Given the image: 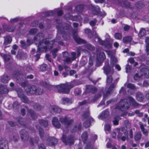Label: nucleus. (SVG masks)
Instances as JSON below:
<instances>
[{
	"instance_id": "aec40b11",
	"label": "nucleus",
	"mask_w": 149,
	"mask_h": 149,
	"mask_svg": "<svg viewBox=\"0 0 149 149\" xmlns=\"http://www.w3.org/2000/svg\"><path fill=\"white\" fill-rule=\"evenodd\" d=\"M65 17L66 19H71L73 21H77L79 20V21L82 20V19L81 17L79 16H73L71 15H70L69 16H68L67 15H65Z\"/></svg>"
},
{
	"instance_id": "f03ea898",
	"label": "nucleus",
	"mask_w": 149,
	"mask_h": 149,
	"mask_svg": "<svg viewBox=\"0 0 149 149\" xmlns=\"http://www.w3.org/2000/svg\"><path fill=\"white\" fill-rule=\"evenodd\" d=\"M22 139L24 141H29L30 144L33 145L34 143H37L39 141L38 137H36L34 139L30 137L29 138L27 133L25 130H22L20 132Z\"/></svg>"
},
{
	"instance_id": "5fc2aeb1",
	"label": "nucleus",
	"mask_w": 149,
	"mask_h": 149,
	"mask_svg": "<svg viewBox=\"0 0 149 149\" xmlns=\"http://www.w3.org/2000/svg\"><path fill=\"white\" fill-rule=\"evenodd\" d=\"M95 58H96L95 55L93 56V57H90L89 58V64L90 65H93V60L95 59Z\"/></svg>"
},
{
	"instance_id": "0eeeda50",
	"label": "nucleus",
	"mask_w": 149,
	"mask_h": 149,
	"mask_svg": "<svg viewBox=\"0 0 149 149\" xmlns=\"http://www.w3.org/2000/svg\"><path fill=\"white\" fill-rule=\"evenodd\" d=\"M83 118L86 119V122L84 123V126L86 127H87L90 126V123L91 121H93V119L89 116V113L88 111L86 113H85L83 116Z\"/></svg>"
},
{
	"instance_id": "6e6d98bb",
	"label": "nucleus",
	"mask_w": 149,
	"mask_h": 149,
	"mask_svg": "<svg viewBox=\"0 0 149 149\" xmlns=\"http://www.w3.org/2000/svg\"><path fill=\"white\" fill-rule=\"evenodd\" d=\"M18 122L21 125H24V119L22 118H19L18 119Z\"/></svg>"
},
{
	"instance_id": "f257e3e1",
	"label": "nucleus",
	"mask_w": 149,
	"mask_h": 149,
	"mask_svg": "<svg viewBox=\"0 0 149 149\" xmlns=\"http://www.w3.org/2000/svg\"><path fill=\"white\" fill-rule=\"evenodd\" d=\"M71 25L65 23L63 24H60L59 25H57L58 34L56 39L55 40L51 41L47 39H44V35L42 33H39L34 38L33 40H32L28 39L27 43L28 46L34 42L36 45L38 44V52H43L46 51L48 49H50L52 47L53 45L56 42H58V39L59 40L60 37V33L62 34V37L67 40L70 38V34L64 30H66L70 28Z\"/></svg>"
},
{
	"instance_id": "49530a36",
	"label": "nucleus",
	"mask_w": 149,
	"mask_h": 149,
	"mask_svg": "<svg viewBox=\"0 0 149 149\" xmlns=\"http://www.w3.org/2000/svg\"><path fill=\"white\" fill-rule=\"evenodd\" d=\"M81 124H79L78 126V127L77 126H74L73 129H72L71 131L72 132H74L75 131H76L77 130H79L81 128Z\"/></svg>"
},
{
	"instance_id": "423d86ee",
	"label": "nucleus",
	"mask_w": 149,
	"mask_h": 149,
	"mask_svg": "<svg viewBox=\"0 0 149 149\" xmlns=\"http://www.w3.org/2000/svg\"><path fill=\"white\" fill-rule=\"evenodd\" d=\"M129 107L130 104L127 102V99H125L121 100L118 103L116 107V108L123 111L128 109Z\"/></svg>"
},
{
	"instance_id": "4c0bfd02",
	"label": "nucleus",
	"mask_w": 149,
	"mask_h": 149,
	"mask_svg": "<svg viewBox=\"0 0 149 149\" xmlns=\"http://www.w3.org/2000/svg\"><path fill=\"white\" fill-rule=\"evenodd\" d=\"M43 92V90L40 88H37L36 87V94L37 95H41L42 94Z\"/></svg>"
},
{
	"instance_id": "bf43d9fd",
	"label": "nucleus",
	"mask_w": 149,
	"mask_h": 149,
	"mask_svg": "<svg viewBox=\"0 0 149 149\" xmlns=\"http://www.w3.org/2000/svg\"><path fill=\"white\" fill-rule=\"evenodd\" d=\"M124 124L127 127L130 128V127L131 124L127 120H126L124 121Z\"/></svg>"
},
{
	"instance_id": "9b49d317",
	"label": "nucleus",
	"mask_w": 149,
	"mask_h": 149,
	"mask_svg": "<svg viewBox=\"0 0 149 149\" xmlns=\"http://www.w3.org/2000/svg\"><path fill=\"white\" fill-rule=\"evenodd\" d=\"M17 91V93L19 97L20 98L22 102L25 103H27L28 102V99L22 93V90L20 89H18Z\"/></svg>"
},
{
	"instance_id": "a878e982",
	"label": "nucleus",
	"mask_w": 149,
	"mask_h": 149,
	"mask_svg": "<svg viewBox=\"0 0 149 149\" xmlns=\"http://www.w3.org/2000/svg\"><path fill=\"white\" fill-rule=\"evenodd\" d=\"M109 115V112L107 110L103 111L99 115V117L100 119H102L106 118Z\"/></svg>"
},
{
	"instance_id": "f704fd0d",
	"label": "nucleus",
	"mask_w": 149,
	"mask_h": 149,
	"mask_svg": "<svg viewBox=\"0 0 149 149\" xmlns=\"http://www.w3.org/2000/svg\"><path fill=\"white\" fill-rule=\"evenodd\" d=\"M34 109L37 111H40L41 110L42 108V106L38 104H35L33 106Z\"/></svg>"
},
{
	"instance_id": "603ef678",
	"label": "nucleus",
	"mask_w": 149,
	"mask_h": 149,
	"mask_svg": "<svg viewBox=\"0 0 149 149\" xmlns=\"http://www.w3.org/2000/svg\"><path fill=\"white\" fill-rule=\"evenodd\" d=\"M58 49L57 48H56L54 49L52 51V55L53 58H55L56 57V53L58 51Z\"/></svg>"
},
{
	"instance_id": "864d4df0",
	"label": "nucleus",
	"mask_w": 149,
	"mask_h": 149,
	"mask_svg": "<svg viewBox=\"0 0 149 149\" xmlns=\"http://www.w3.org/2000/svg\"><path fill=\"white\" fill-rule=\"evenodd\" d=\"M37 31V29H31L29 31V33L31 34H35Z\"/></svg>"
},
{
	"instance_id": "680f3d73",
	"label": "nucleus",
	"mask_w": 149,
	"mask_h": 149,
	"mask_svg": "<svg viewBox=\"0 0 149 149\" xmlns=\"http://www.w3.org/2000/svg\"><path fill=\"white\" fill-rule=\"evenodd\" d=\"M77 55L78 56H79L81 54L80 51H83L81 47H78L77 48Z\"/></svg>"
},
{
	"instance_id": "3c124183",
	"label": "nucleus",
	"mask_w": 149,
	"mask_h": 149,
	"mask_svg": "<svg viewBox=\"0 0 149 149\" xmlns=\"http://www.w3.org/2000/svg\"><path fill=\"white\" fill-rule=\"evenodd\" d=\"M136 6L138 8L140 9L144 6L143 4H142L140 1H139L138 3L135 4Z\"/></svg>"
},
{
	"instance_id": "393cba45",
	"label": "nucleus",
	"mask_w": 149,
	"mask_h": 149,
	"mask_svg": "<svg viewBox=\"0 0 149 149\" xmlns=\"http://www.w3.org/2000/svg\"><path fill=\"white\" fill-rule=\"evenodd\" d=\"M136 100L139 101H142L144 99V97L142 93L140 92L136 93Z\"/></svg>"
},
{
	"instance_id": "6e6552de",
	"label": "nucleus",
	"mask_w": 149,
	"mask_h": 149,
	"mask_svg": "<svg viewBox=\"0 0 149 149\" xmlns=\"http://www.w3.org/2000/svg\"><path fill=\"white\" fill-rule=\"evenodd\" d=\"M62 140L66 144L71 145L74 143V139L72 136H70L67 137L66 135H63L62 136Z\"/></svg>"
},
{
	"instance_id": "39448f33",
	"label": "nucleus",
	"mask_w": 149,
	"mask_h": 149,
	"mask_svg": "<svg viewBox=\"0 0 149 149\" xmlns=\"http://www.w3.org/2000/svg\"><path fill=\"white\" fill-rule=\"evenodd\" d=\"M116 130L118 133L117 138L118 140L121 139L123 141H125L128 138L127 132L126 130L124 131L123 128H121L120 129L117 128Z\"/></svg>"
},
{
	"instance_id": "c03bdc74",
	"label": "nucleus",
	"mask_w": 149,
	"mask_h": 149,
	"mask_svg": "<svg viewBox=\"0 0 149 149\" xmlns=\"http://www.w3.org/2000/svg\"><path fill=\"white\" fill-rule=\"evenodd\" d=\"M86 47L90 50H93L95 49L94 47L90 44H87L86 45Z\"/></svg>"
},
{
	"instance_id": "7ed1b4c3",
	"label": "nucleus",
	"mask_w": 149,
	"mask_h": 149,
	"mask_svg": "<svg viewBox=\"0 0 149 149\" xmlns=\"http://www.w3.org/2000/svg\"><path fill=\"white\" fill-rule=\"evenodd\" d=\"M76 81H74L69 84H62L58 85L57 86V88L59 92L66 93L69 92L70 89L76 86Z\"/></svg>"
},
{
	"instance_id": "473e14b6",
	"label": "nucleus",
	"mask_w": 149,
	"mask_h": 149,
	"mask_svg": "<svg viewBox=\"0 0 149 149\" xmlns=\"http://www.w3.org/2000/svg\"><path fill=\"white\" fill-rule=\"evenodd\" d=\"M19 139L18 135L17 134H15L11 136L10 139L11 141L15 142L17 141Z\"/></svg>"
},
{
	"instance_id": "13d9d810",
	"label": "nucleus",
	"mask_w": 149,
	"mask_h": 149,
	"mask_svg": "<svg viewBox=\"0 0 149 149\" xmlns=\"http://www.w3.org/2000/svg\"><path fill=\"white\" fill-rule=\"evenodd\" d=\"M13 107L14 109H18L19 107L18 102H14L13 104Z\"/></svg>"
},
{
	"instance_id": "f8f14e48",
	"label": "nucleus",
	"mask_w": 149,
	"mask_h": 149,
	"mask_svg": "<svg viewBox=\"0 0 149 149\" xmlns=\"http://www.w3.org/2000/svg\"><path fill=\"white\" fill-rule=\"evenodd\" d=\"M57 142V139L54 137H49L47 139V143L50 146H54Z\"/></svg>"
},
{
	"instance_id": "a18cd8bd",
	"label": "nucleus",
	"mask_w": 149,
	"mask_h": 149,
	"mask_svg": "<svg viewBox=\"0 0 149 149\" xmlns=\"http://www.w3.org/2000/svg\"><path fill=\"white\" fill-rule=\"evenodd\" d=\"M83 8V6L81 5H80L77 6L76 9L78 12H81L82 11Z\"/></svg>"
},
{
	"instance_id": "1a4fd4ad",
	"label": "nucleus",
	"mask_w": 149,
	"mask_h": 149,
	"mask_svg": "<svg viewBox=\"0 0 149 149\" xmlns=\"http://www.w3.org/2000/svg\"><path fill=\"white\" fill-rule=\"evenodd\" d=\"M59 120L61 123L68 125H70L73 121V119L68 116L61 117L60 118Z\"/></svg>"
},
{
	"instance_id": "7c9ffc66",
	"label": "nucleus",
	"mask_w": 149,
	"mask_h": 149,
	"mask_svg": "<svg viewBox=\"0 0 149 149\" xmlns=\"http://www.w3.org/2000/svg\"><path fill=\"white\" fill-rule=\"evenodd\" d=\"M140 126V127L143 132V134L146 136H147L148 134V131L147 130L145 129L144 127V125L141 122H139V123Z\"/></svg>"
},
{
	"instance_id": "4468645a",
	"label": "nucleus",
	"mask_w": 149,
	"mask_h": 149,
	"mask_svg": "<svg viewBox=\"0 0 149 149\" xmlns=\"http://www.w3.org/2000/svg\"><path fill=\"white\" fill-rule=\"evenodd\" d=\"M36 127L37 129L38 130L39 132V135L40 136V138L42 140H44L46 137V136L45 135L44 132L43 130L38 125H36Z\"/></svg>"
},
{
	"instance_id": "c756f323",
	"label": "nucleus",
	"mask_w": 149,
	"mask_h": 149,
	"mask_svg": "<svg viewBox=\"0 0 149 149\" xmlns=\"http://www.w3.org/2000/svg\"><path fill=\"white\" fill-rule=\"evenodd\" d=\"M39 123L41 125L44 126L45 127H47L48 125V123L47 121L44 120H39Z\"/></svg>"
},
{
	"instance_id": "37998d69",
	"label": "nucleus",
	"mask_w": 149,
	"mask_h": 149,
	"mask_svg": "<svg viewBox=\"0 0 149 149\" xmlns=\"http://www.w3.org/2000/svg\"><path fill=\"white\" fill-rule=\"evenodd\" d=\"M47 69V64H43L40 67V70L42 71H45Z\"/></svg>"
},
{
	"instance_id": "ddd939ff",
	"label": "nucleus",
	"mask_w": 149,
	"mask_h": 149,
	"mask_svg": "<svg viewBox=\"0 0 149 149\" xmlns=\"http://www.w3.org/2000/svg\"><path fill=\"white\" fill-rule=\"evenodd\" d=\"M0 149H8V141L5 139H2L0 141Z\"/></svg>"
},
{
	"instance_id": "338daca9",
	"label": "nucleus",
	"mask_w": 149,
	"mask_h": 149,
	"mask_svg": "<svg viewBox=\"0 0 149 149\" xmlns=\"http://www.w3.org/2000/svg\"><path fill=\"white\" fill-rule=\"evenodd\" d=\"M127 88H130L131 89H134L135 88L134 85L130 83L127 84Z\"/></svg>"
},
{
	"instance_id": "c85d7f7f",
	"label": "nucleus",
	"mask_w": 149,
	"mask_h": 149,
	"mask_svg": "<svg viewBox=\"0 0 149 149\" xmlns=\"http://www.w3.org/2000/svg\"><path fill=\"white\" fill-rule=\"evenodd\" d=\"M12 41V37L10 36H7L4 37V43L6 45L10 43Z\"/></svg>"
},
{
	"instance_id": "79ce46f5",
	"label": "nucleus",
	"mask_w": 149,
	"mask_h": 149,
	"mask_svg": "<svg viewBox=\"0 0 149 149\" xmlns=\"http://www.w3.org/2000/svg\"><path fill=\"white\" fill-rule=\"evenodd\" d=\"M9 80V79L7 76H3L2 78V81L4 83H7Z\"/></svg>"
},
{
	"instance_id": "4be33fe9",
	"label": "nucleus",
	"mask_w": 149,
	"mask_h": 149,
	"mask_svg": "<svg viewBox=\"0 0 149 149\" xmlns=\"http://www.w3.org/2000/svg\"><path fill=\"white\" fill-rule=\"evenodd\" d=\"M141 71L143 73L145 77L147 78H149V69L146 68H142Z\"/></svg>"
},
{
	"instance_id": "de8ad7c7",
	"label": "nucleus",
	"mask_w": 149,
	"mask_h": 149,
	"mask_svg": "<svg viewBox=\"0 0 149 149\" xmlns=\"http://www.w3.org/2000/svg\"><path fill=\"white\" fill-rule=\"evenodd\" d=\"M1 56L3 57L4 60L6 61H8L10 59V56L2 54L1 55Z\"/></svg>"
},
{
	"instance_id": "a19ab883",
	"label": "nucleus",
	"mask_w": 149,
	"mask_h": 149,
	"mask_svg": "<svg viewBox=\"0 0 149 149\" xmlns=\"http://www.w3.org/2000/svg\"><path fill=\"white\" fill-rule=\"evenodd\" d=\"M85 32L86 33L88 34L89 38H91L93 36L90 29H87L85 30Z\"/></svg>"
},
{
	"instance_id": "ea45409f",
	"label": "nucleus",
	"mask_w": 149,
	"mask_h": 149,
	"mask_svg": "<svg viewBox=\"0 0 149 149\" xmlns=\"http://www.w3.org/2000/svg\"><path fill=\"white\" fill-rule=\"evenodd\" d=\"M120 118L118 116H116L114 118L113 120V122L114 125H118V121L120 120Z\"/></svg>"
},
{
	"instance_id": "6ab92c4d",
	"label": "nucleus",
	"mask_w": 149,
	"mask_h": 149,
	"mask_svg": "<svg viewBox=\"0 0 149 149\" xmlns=\"http://www.w3.org/2000/svg\"><path fill=\"white\" fill-rule=\"evenodd\" d=\"M52 122L53 125L57 128H59L61 126V124L59 121L58 119L56 117L53 118Z\"/></svg>"
},
{
	"instance_id": "e2e57ef3",
	"label": "nucleus",
	"mask_w": 149,
	"mask_h": 149,
	"mask_svg": "<svg viewBox=\"0 0 149 149\" xmlns=\"http://www.w3.org/2000/svg\"><path fill=\"white\" fill-rule=\"evenodd\" d=\"M135 113L137 114L138 116L141 117L143 116V113L142 112H140L139 110H136L135 111Z\"/></svg>"
},
{
	"instance_id": "69168bd1",
	"label": "nucleus",
	"mask_w": 149,
	"mask_h": 149,
	"mask_svg": "<svg viewBox=\"0 0 149 149\" xmlns=\"http://www.w3.org/2000/svg\"><path fill=\"white\" fill-rule=\"evenodd\" d=\"M76 53L74 52H72L71 53V58L72 60L74 61L76 57Z\"/></svg>"
},
{
	"instance_id": "2eb2a0df",
	"label": "nucleus",
	"mask_w": 149,
	"mask_h": 149,
	"mask_svg": "<svg viewBox=\"0 0 149 149\" xmlns=\"http://www.w3.org/2000/svg\"><path fill=\"white\" fill-rule=\"evenodd\" d=\"M94 55L96 58L97 60L100 59V60H102L105 58L104 53L98 50L97 51V54Z\"/></svg>"
},
{
	"instance_id": "c9c22d12",
	"label": "nucleus",
	"mask_w": 149,
	"mask_h": 149,
	"mask_svg": "<svg viewBox=\"0 0 149 149\" xmlns=\"http://www.w3.org/2000/svg\"><path fill=\"white\" fill-rule=\"evenodd\" d=\"M81 138L83 142L85 143L88 138V134L86 132H84L82 135Z\"/></svg>"
},
{
	"instance_id": "2f4dec72",
	"label": "nucleus",
	"mask_w": 149,
	"mask_h": 149,
	"mask_svg": "<svg viewBox=\"0 0 149 149\" xmlns=\"http://www.w3.org/2000/svg\"><path fill=\"white\" fill-rule=\"evenodd\" d=\"M29 113L31 116L32 119L35 120L37 118V116L33 110H29Z\"/></svg>"
},
{
	"instance_id": "a211bd4d",
	"label": "nucleus",
	"mask_w": 149,
	"mask_h": 149,
	"mask_svg": "<svg viewBox=\"0 0 149 149\" xmlns=\"http://www.w3.org/2000/svg\"><path fill=\"white\" fill-rule=\"evenodd\" d=\"M73 37L74 40L77 43L81 44L86 43L85 40L80 38L76 34H73Z\"/></svg>"
},
{
	"instance_id": "052dcab7",
	"label": "nucleus",
	"mask_w": 149,
	"mask_h": 149,
	"mask_svg": "<svg viewBox=\"0 0 149 149\" xmlns=\"http://www.w3.org/2000/svg\"><path fill=\"white\" fill-rule=\"evenodd\" d=\"M20 42L21 43V46L22 47L25 48L27 47V45L26 44L24 41L21 40L20 41Z\"/></svg>"
},
{
	"instance_id": "20e7f679",
	"label": "nucleus",
	"mask_w": 149,
	"mask_h": 149,
	"mask_svg": "<svg viewBox=\"0 0 149 149\" xmlns=\"http://www.w3.org/2000/svg\"><path fill=\"white\" fill-rule=\"evenodd\" d=\"M104 73L107 75V82L110 84L113 80L112 75L113 73V70H112L109 66L108 63L105 64V65L103 68Z\"/></svg>"
},
{
	"instance_id": "dca6fc26",
	"label": "nucleus",
	"mask_w": 149,
	"mask_h": 149,
	"mask_svg": "<svg viewBox=\"0 0 149 149\" xmlns=\"http://www.w3.org/2000/svg\"><path fill=\"white\" fill-rule=\"evenodd\" d=\"M73 102V100L72 98L63 97L61 99V103L63 104H72Z\"/></svg>"
},
{
	"instance_id": "0e129e2a",
	"label": "nucleus",
	"mask_w": 149,
	"mask_h": 149,
	"mask_svg": "<svg viewBox=\"0 0 149 149\" xmlns=\"http://www.w3.org/2000/svg\"><path fill=\"white\" fill-rule=\"evenodd\" d=\"M54 13L53 11H50L47 12L46 13V16H51L54 14Z\"/></svg>"
},
{
	"instance_id": "cd10ccee",
	"label": "nucleus",
	"mask_w": 149,
	"mask_h": 149,
	"mask_svg": "<svg viewBox=\"0 0 149 149\" xmlns=\"http://www.w3.org/2000/svg\"><path fill=\"white\" fill-rule=\"evenodd\" d=\"M128 99L130 103L134 107H136L138 105V103L135 101V100L132 97H128Z\"/></svg>"
},
{
	"instance_id": "5701e85b",
	"label": "nucleus",
	"mask_w": 149,
	"mask_h": 149,
	"mask_svg": "<svg viewBox=\"0 0 149 149\" xmlns=\"http://www.w3.org/2000/svg\"><path fill=\"white\" fill-rule=\"evenodd\" d=\"M86 90L87 92H95L97 91V89L91 85H87L86 86Z\"/></svg>"
},
{
	"instance_id": "774afa93",
	"label": "nucleus",
	"mask_w": 149,
	"mask_h": 149,
	"mask_svg": "<svg viewBox=\"0 0 149 149\" xmlns=\"http://www.w3.org/2000/svg\"><path fill=\"white\" fill-rule=\"evenodd\" d=\"M39 149H46L45 146L43 144H39L38 146Z\"/></svg>"
},
{
	"instance_id": "412c9836",
	"label": "nucleus",
	"mask_w": 149,
	"mask_h": 149,
	"mask_svg": "<svg viewBox=\"0 0 149 149\" xmlns=\"http://www.w3.org/2000/svg\"><path fill=\"white\" fill-rule=\"evenodd\" d=\"M115 87V85L113 84H112L109 87V88L108 90L105 93L104 92L103 93V97L104 98L106 97L107 95H108L111 91H112L113 88H114Z\"/></svg>"
},
{
	"instance_id": "58836bf2",
	"label": "nucleus",
	"mask_w": 149,
	"mask_h": 149,
	"mask_svg": "<svg viewBox=\"0 0 149 149\" xmlns=\"http://www.w3.org/2000/svg\"><path fill=\"white\" fill-rule=\"evenodd\" d=\"M146 33V30L144 29H142L139 33V36L140 37H142L145 36Z\"/></svg>"
},
{
	"instance_id": "72a5a7b5",
	"label": "nucleus",
	"mask_w": 149,
	"mask_h": 149,
	"mask_svg": "<svg viewBox=\"0 0 149 149\" xmlns=\"http://www.w3.org/2000/svg\"><path fill=\"white\" fill-rule=\"evenodd\" d=\"M111 65L112 67L114 66L115 64L117 62V60L116 58L114 56H112L111 58Z\"/></svg>"
},
{
	"instance_id": "b1692460",
	"label": "nucleus",
	"mask_w": 149,
	"mask_h": 149,
	"mask_svg": "<svg viewBox=\"0 0 149 149\" xmlns=\"http://www.w3.org/2000/svg\"><path fill=\"white\" fill-rule=\"evenodd\" d=\"M132 38L130 36H127L123 38V42L125 43H130L131 44V42Z\"/></svg>"
},
{
	"instance_id": "bb28decb",
	"label": "nucleus",
	"mask_w": 149,
	"mask_h": 149,
	"mask_svg": "<svg viewBox=\"0 0 149 149\" xmlns=\"http://www.w3.org/2000/svg\"><path fill=\"white\" fill-rule=\"evenodd\" d=\"M8 91V90L6 86L5 85H1L0 86V92L1 94L7 93Z\"/></svg>"
},
{
	"instance_id": "09e8293b",
	"label": "nucleus",
	"mask_w": 149,
	"mask_h": 149,
	"mask_svg": "<svg viewBox=\"0 0 149 149\" xmlns=\"http://www.w3.org/2000/svg\"><path fill=\"white\" fill-rule=\"evenodd\" d=\"M95 33L96 36V37L97 38L98 41L97 42H99V44L102 45H104L105 42L104 41L102 40L98 37V36L97 35V33L95 31Z\"/></svg>"
},
{
	"instance_id": "f3484780",
	"label": "nucleus",
	"mask_w": 149,
	"mask_h": 149,
	"mask_svg": "<svg viewBox=\"0 0 149 149\" xmlns=\"http://www.w3.org/2000/svg\"><path fill=\"white\" fill-rule=\"evenodd\" d=\"M49 109L51 112L60 113L61 111V109L56 105L51 106L49 107Z\"/></svg>"
},
{
	"instance_id": "9d476101",
	"label": "nucleus",
	"mask_w": 149,
	"mask_h": 149,
	"mask_svg": "<svg viewBox=\"0 0 149 149\" xmlns=\"http://www.w3.org/2000/svg\"><path fill=\"white\" fill-rule=\"evenodd\" d=\"M36 87L35 86H28L25 87V90L28 94H36Z\"/></svg>"
},
{
	"instance_id": "e433bc0d",
	"label": "nucleus",
	"mask_w": 149,
	"mask_h": 149,
	"mask_svg": "<svg viewBox=\"0 0 149 149\" xmlns=\"http://www.w3.org/2000/svg\"><path fill=\"white\" fill-rule=\"evenodd\" d=\"M114 37L116 39L118 40H120L122 38V35L121 33H117L114 34Z\"/></svg>"
},
{
	"instance_id": "4d7b16f0",
	"label": "nucleus",
	"mask_w": 149,
	"mask_h": 149,
	"mask_svg": "<svg viewBox=\"0 0 149 149\" xmlns=\"http://www.w3.org/2000/svg\"><path fill=\"white\" fill-rule=\"evenodd\" d=\"M63 61L64 62L66 63H70L73 61L72 60V59L71 58L68 57L66 58L65 59H64Z\"/></svg>"
},
{
	"instance_id": "8fccbe9b",
	"label": "nucleus",
	"mask_w": 149,
	"mask_h": 149,
	"mask_svg": "<svg viewBox=\"0 0 149 149\" xmlns=\"http://www.w3.org/2000/svg\"><path fill=\"white\" fill-rule=\"evenodd\" d=\"M141 137V134L140 132L137 133L134 136V139L136 140H138L140 139Z\"/></svg>"
}]
</instances>
